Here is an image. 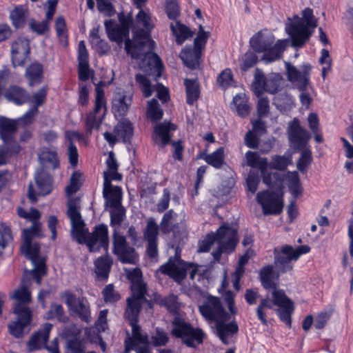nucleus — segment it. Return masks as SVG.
<instances>
[{
	"label": "nucleus",
	"instance_id": "nucleus-29",
	"mask_svg": "<svg viewBox=\"0 0 353 353\" xmlns=\"http://www.w3.org/2000/svg\"><path fill=\"white\" fill-rule=\"evenodd\" d=\"M103 195L110 207L121 205V188L119 186H114L110 184L109 180L106 178L103 182Z\"/></svg>",
	"mask_w": 353,
	"mask_h": 353
},
{
	"label": "nucleus",
	"instance_id": "nucleus-22",
	"mask_svg": "<svg viewBox=\"0 0 353 353\" xmlns=\"http://www.w3.org/2000/svg\"><path fill=\"white\" fill-rule=\"evenodd\" d=\"M132 23V19L130 17L121 21L119 25L116 24L112 20H106L104 25L108 38L120 45L124 39L128 37Z\"/></svg>",
	"mask_w": 353,
	"mask_h": 353
},
{
	"label": "nucleus",
	"instance_id": "nucleus-39",
	"mask_svg": "<svg viewBox=\"0 0 353 353\" xmlns=\"http://www.w3.org/2000/svg\"><path fill=\"white\" fill-rule=\"evenodd\" d=\"M233 103L238 115L241 117H246L250 112V107L248 99L243 93H239L233 98Z\"/></svg>",
	"mask_w": 353,
	"mask_h": 353
},
{
	"label": "nucleus",
	"instance_id": "nucleus-21",
	"mask_svg": "<svg viewBox=\"0 0 353 353\" xmlns=\"http://www.w3.org/2000/svg\"><path fill=\"white\" fill-rule=\"evenodd\" d=\"M287 77L288 81L293 83L300 91L306 90L310 84V64H304L302 71H299L296 67L288 62H285Z\"/></svg>",
	"mask_w": 353,
	"mask_h": 353
},
{
	"label": "nucleus",
	"instance_id": "nucleus-36",
	"mask_svg": "<svg viewBox=\"0 0 353 353\" xmlns=\"http://www.w3.org/2000/svg\"><path fill=\"white\" fill-rule=\"evenodd\" d=\"M176 216V213L173 210L166 212L159 225V230H160L163 234H168L173 232L178 227V223L175 221Z\"/></svg>",
	"mask_w": 353,
	"mask_h": 353
},
{
	"label": "nucleus",
	"instance_id": "nucleus-1",
	"mask_svg": "<svg viewBox=\"0 0 353 353\" xmlns=\"http://www.w3.org/2000/svg\"><path fill=\"white\" fill-rule=\"evenodd\" d=\"M81 178L80 172H74L70 176V184L65 188V192L68 197L67 215L72 225V236L79 243H85L90 252H97L101 248L107 252L109 245L107 225H98L95 226L91 234H88V229L80 213V198L70 197L80 189Z\"/></svg>",
	"mask_w": 353,
	"mask_h": 353
},
{
	"label": "nucleus",
	"instance_id": "nucleus-57",
	"mask_svg": "<svg viewBox=\"0 0 353 353\" xmlns=\"http://www.w3.org/2000/svg\"><path fill=\"white\" fill-rule=\"evenodd\" d=\"M104 301L106 303H115L120 299V294L114 289L112 284L108 285L102 292Z\"/></svg>",
	"mask_w": 353,
	"mask_h": 353
},
{
	"label": "nucleus",
	"instance_id": "nucleus-62",
	"mask_svg": "<svg viewBox=\"0 0 353 353\" xmlns=\"http://www.w3.org/2000/svg\"><path fill=\"white\" fill-rule=\"evenodd\" d=\"M168 341V334L158 328L156 330V334L152 336V343L155 347L165 345Z\"/></svg>",
	"mask_w": 353,
	"mask_h": 353
},
{
	"label": "nucleus",
	"instance_id": "nucleus-31",
	"mask_svg": "<svg viewBox=\"0 0 353 353\" xmlns=\"http://www.w3.org/2000/svg\"><path fill=\"white\" fill-rule=\"evenodd\" d=\"M131 281V290L134 296L146 294V284L142 280V272L139 268H134L127 274Z\"/></svg>",
	"mask_w": 353,
	"mask_h": 353
},
{
	"label": "nucleus",
	"instance_id": "nucleus-9",
	"mask_svg": "<svg viewBox=\"0 0 353 353\" xmlns=\"http://www.w3.org/2000/svg\"><path fill=\"white\" fill-rule=\"evenodd\" d=\"M171 334L190 347H195L194 341L202 343L204 336L202 330L193 327L190 323L179 317L174 318L172 321Z\"/></svg>",
	"mask_w": 353,
	"mask_h": 353
},
{
	"label": "nucleus",
	"instance_id": "nucleus-59",
	"mask_svg": "<svg viewBox=\"0 0 353 353\" xmlns=\"http://www.w3.org/2000/svg\"><path fill=\"white\" fill-rule=\"evenodd\" d=\"M288 165V159L285 157L274 156L272 157V161L269 163L268 171L271 172V169H275L278 170H285Z\"/></svg>",
	"mask_w": 353,
	"mask_h": 353
},
{
	"label": "nucleus",
	"instance_id": "nucleus-47",
	"mask_svg": "<svg viewBox=\"0 0 353 353\" xmlns=\"http://www.w3.org/2000/svg\"><path fill=\"white\" fill-rule=\"evenodd\" d=\"M110 211V225L112 226H120L125 218V209L121 205L112 206Z\"/></svg>",
	"mask_w": 353,
	"mask_h": 353
},
{
	"label": "nucleus",
	"instance_id": "nucleus-33",
	"mask_svg": "<svg viewBox=\"0 0 353 353\" xmlns=\"http://www.w3.org/2000/svg\"><path fill=\"white\" fill-rule=\"evenodd\" d=\"M17 130V121L0 117V137L3 143H8L14 139V134Z\"/></svg>",
	"mask_w": 353,
	"mask_h": 353
},
{
	"label": "nucleus",
	"instance_id": "nucleus-30",
	"mask_svg": "<svg viewBox=\"0 0 353 353\" xmlns=\"http://www.w3.org/2000/svg\"><path fill=\"white\" fill-rule=\"evenodd\" d=\"M227 321H220L216 323V329L221 341L228 345L230 339L238 332L239 327L235 321L225 323Z\"/></svg>",
	"mask_w": 353,
	"mask_h": 353
},
{
	"label": "nucleus",
	"instance_id": "nucleus-51",
	"mask_svg": "<svg viewBox=\"0 0 353 353\" xmlns=\"http://www.w3.org/2000/svg\"><path fill=\"white\" fill-rule=\"evenodd\" d=\"M346 132L352 143L344 137H341V141L343 144L345 156L346 157H353V122L346 128Z\"/></svg>",
	"mask_w": 353,
	"mask_h": 353
},
{
	"label": "nucleus",
	"instance_id": "nucleus-61",
	"mask_svg": "<svg viewBox=\"0 0 353 353\" xmlns=\"http://www.w3.org/2000/svg\"><path fill=\"white\" fill-rule=\"evenodd\" d=\"M166 13L170 19L176 20L179 15V9L176 0H167Z\"/></svg>",
	"mask_w": 353,
	"mask_h": 353
},
{
	"label": "nucleus",
	"instance_id": "nucleus-52",
	"mask_svg": "<svg viewBox=\"0 0 353 353\" xmlns=\"http://www.w3.org/2000/svg\"><path fill=\"white\" fill-rule=\"evenodd\" d=\"M289 181V188L291 192L294 195L297 196L301 193V188L300 179L296 172H289L287 175Z\"/></svg>",
	"mask_w": 353,
	"mask_h": 353
},
{
	"label": "nucleus",
	"instance_id": "nucleus-55",
	"mask_svg": "<svg viewBox=\"0 0 353 353\" xmlns=\"http://www.w3.org/2000/svg\"><path fill=\"white\" fill-rule=\"evenodd\" d=\"M135 79L139 83L144 96L145 97H150L154 89L152 87L149 79L144 75L140 74L136 75Z\"/></svg>",
	"mask_w": 353,
	"mask_h": 353
},
{
	"label": "nucleus",
	"instance_id": "nucleus-45",
	"mask_svg": "<svg viewBox=\"0 0 353 353\" xmlns=\"http://www.w3.org/2000/svg\"><path fill=\"white\" fill-rule=\"evenodd\" d=\"M115 130L117 138L121 139L123 142L128 141L133 134L132 125L129 121L120 123L117 125Z\"/></svg>",
	"mask_w": 353,
	"mask_h": 353
},
{
	"label": "nucleus",
	"instance_id": "nucleus-28",
	"mask_svg": "<svg viewBox=\"0 0 353 353\" xmlns=\"http://www.w3.org/2000/svg\"><path fill=\"white\" fill-rule=\"evenodd\" d=\"M175 129V126L170 122L157 124L152 135L154 143L161 147L169 143L170 140V132Z\"/></svg>",
	"mask_w": 353,
	"mask_h": 353
},
{
	"label": "nucleus",
	"instance_id": "nucleus-14",
	"mask_svg": "<svg viewBox=\"0 0 353 353\" xmlns=\"http://www.w3.org/2000/svg\"><path fill=\"white\" fill-rule=\"evenodd\" d=\"M187 263L176 254L170 256L168 261L161 265L156 274L161 273L172 279L176 283L181 284L187 275Z\"/></svg>",
	"mask_w": 353,
	"mask_h": 353
},
{
	"label": "nucleus",
	"instance_id": "nucleus-5",
	"mask_svg": "<svg viewBox=\"0 0 353 353\" xmlns=\"http://www.w3.org/2000/svg\"><path fill=\"white\" fill-rule=\"evenodd\" d=\"M274 40L272 33L259 31L250 39V43L254 51L265 52L262 59L270 63L281 58L288 43V39H280L273 45Z\"/></svg>",
	"mask_w": 353,
	"mask_h": 353
},
{
	"label": "nucleus",
	"instance_id": "nucleus-58",
	"mask_svg": "<svg viewBox=\"0 0 353 353\" xmlns=\"http://www.w3.org/2000/svg\"><path fill=\"white\" fill-rule=\"evenodd\" d=\"M11 230L5 223H0V246L5 248L12 241Z\"/></svg>",
	"mask_w": 353,
	"mask_h": 353
},
{
	"label": "nucleus",
	"instance_id": "nucleus-17",
	"mask_svg": "<svg viewBox=\"0 0 353 353\" xmlns=\"http://www.w3.org/2000/svg\"><path fill=\"white\" fill-rule=\"evenodd\" d=\"M30 282L25 279L21 280V286L14 290L11 299L14 300V314L21 312L32 313L29 307L32 301L31 292L29 289Z\"/></svg>",
	"mask_w": 353,
	"mask_h": 353
},
{
	"label": "nucleus",
	"instance_id": "nucleus-26",
	"mask_svg": "<svg viewBox=\"0 0 353 353\" xmlns=\"http://www.w3.org/2000/svg\"><path fill=\"white\" fill-rule=\"evenodd\" d=\"M14 314L16 320L8 325L9 331L15 338H21L25 334L26 327L32 321V313L21 312Z\"/></svg>",
	"mask_w": 353,
	"mask_h": 353
},
{
	"label": "nucleus",
	"instance_id": "nucleus-2",
	"mask_svg": "<svg viewBox=\"0 0 353 353\" xmlns=\"http://www.w3.org/2000/svg\"><path fill=\"white\" fill-rule=\"evenodd\" d=\"M136 25L137 28L143 27L144 29L137 28L133 34L132 39H128L125 41V49L127 53L136 59L148 57L157 68H159L161 66L160 58L150 53L154 46V41L150 38V31L154 25L150 13L143 10H139L136 16Z\"/></svg>",
	"mask_w": 353,
	"mask_h": 353
},
{
	"label": "nucleus",
	"instance_id": "nucleus-3",
	"mask_svg": "<svg viewBox=\"0 0 353 353\" xmlns=\"http://www.w3.org/2000/svg\"><path fill=\"white\" fill-rule=\"evenodd\" d=\"M317 25V19L310 8L302 11L301 17L295 15L294 20L288 18L285 31L291 37L292 46L301 47L310 39Z\"/></svg>",
	"mask_w": 353,
	"mask_h": 353
},
{
	"label": "nucleus",
	"instance_id": "nucleus-38",
	"mask_svg": "<svg viewBox=\"0 0 353 353\" xmlns=\"http://www.w3.org/2000/svg\"><path fill=\"white\" fill-rule=\"evenodd\" d=\"M112 261L108 256L99 257L95 262V272L99 279L105 280L108 277Z\"/></svg>",
	"mask_w": 353,
	"mask_h": 353
},
{
	"label": "nucleus",
	"instance_id": "nucleus-60",
	"mask_svg": "<svg viewBox=\"0 0 353 353\" xmlns=\"http://www.w3.org/2000/svg\"><path fill=\"white\" fill-rule=\"evenodd\" d=\"M98 10L106 16H112L115 10L112 4V0H96Z\"/></svg>",
	"mask_w": 353,
	"mask_h": 353
},
{
	"label": "nucleus",
	"instance_id": "nucleus-15",
	"mask_svg": "<svg viewBox=\"0 0 353 353\" xmlns=\"http://www.w3.org/2000/svg\"><path fill=\"white\" fill-rule=\"evenodd\" d=\"M256 200L261 205L263 213L267 214H279L283 208L282 194L274 191L263 190L257 193Z\"/></svg>",
	"mask_w": 353,
	"mask_h": 353
},
{
	"label": "nucleus",
	"instance_id": "nucleus-13",
	"mask_svg": "<svg viewBox=\"0 0 353 353\" xmlns=\"http://www.w3.org/2000/svg\"><path fill=\"white\" fill-rule=\"evenodd\" d=\"M113 253L123 263L134 264L138 259L135 249L128 244L125 236L121 234L117 229L112 234Z\"/></svg>",
	"mask_w": 353,
	"mask_h": 353
},
{
	"label": "nucleus",
	"instance_id": "nucleus-37",
	"mask_svg": "<svg viewBox=\"0 0 353 353\" xmlns=\"http://www.w3.org/2000/svg\"><path fill=\"white\" fill-rule=\"evenodd\" d=\"M170 28L176 38V42L179 45H181L185 39L193 36V32L187 26L181 24L178 21L172 23Z\"/></svg>",
	"mask_w": 353,
	"mask_h": 353
},
{
	"label": "nucleus",
	"instance_id": "nucleus-20",
	"mask_svg": "<svg viewBox=\"0 0 353 353\" xmlns=\"http://www.w3.org/2000/svg\"><path fill=\"white\" fill-rule=\"evenodd\" d=\"M63 297L65 299V303L71 312L86 323L90 322V305L85 298L77 297L70 292H65L63 294Z\"/></svg>",
	"mask_w": 353,
	"mask_h": 353
},
{
	"label": "nucleus",
	"instance_id": "nucleus-7",
	"mask_svg": "<svg viewBox=\"0 0 353 353\" xmlns=\"http://www.w3.org/2000/svg\"><path fill=\"white\" fill-rule=\"evenodd\" d=\"M245 159L248 166L259 170L265 185L271 189L282 190L284 175L278 172H269V161L266 157H261L256 152L248 151Z\"/></svg>",
	"mask_w": 353,
	"mask_h": 353
},
{
	"label": "nucleus",
	"instance_id": "nucleus-43",
	"mask_svg": "<svg viewBox=\"0 0 353 353\" xmlns=\"http://www.w3.org/2000/svg\"><path fill=\"white\" fill-rule=\"evenodd\" d=\"M40 249L39 248V250ZM33 263L34 268L32 270V274L37 284L41 283V276L46 274V265L45 261L43 259L39 258V252L32 261L30 259Z\"/></svg>",
	"mask_w": 353,
	"mask_h": 353
},
{
	"label": "nucleus",
	"instance_id": "nucleus-44",
	"mask_svg": "<svg viewBox=\"0 0 353 353\" xmlns=\"http://www.w3.org/2000/svg\"><path fill=\"white\" fill-rule=\"evenodd\" d=\"M205 162L215 168H220L224 162V149L221 147L211 154L205 155Z\"/></svg>",
	"mask_w": 353,
	"mask_h": 353
},
{
	"label": "nucleus",
	"instance_id": "nucleus-11",
	"mask_svg": "<svg viewBox=\"0 0 353 353\" xmlns=\"http://www.w3.org/2000/svg\"><path fill=\"white\" fill-rule=\"evenodd\" d=\"M104 84V82L100 81L96 85L94 108L87 115L85 120L86 132L89 134L93 129H99L106 113V101L103 90Z\"/></svg>",
	"mask_w": 353,
	"mask_h": 353
},
{
	"label": "nucleus",
	"instance_id": "nucleus-46",
	"mask_svg": "<svg viewBox=\"0 0 353 353\" xmlns=\"http://www.w3.org/2000/svg\"><path fill=\"white\" fill-rule=\"evenodd\" d=\"M272 296L274 299V303L275 305L279 307L280 308L286 307L288 306L293 305V303L292 301L285 295V293L283 290L272 288Z\"/></svg>",
	"mask_w": 353,
	"mask_h": 353
},
{
	"label": "nucleus",
	"instance_id": "nucleus-4",
	"mask_svg": "<svg viewBox=\"0 0 353 353\" xmlns=\"http://www.w3.org/2000/svg\"><path fill=\"white\" fill-rule=\"evenodd\" d=\"M18 215L32 223L30 228L24 229L23 243L21 247V252L27 259L34 260L39 252V245L36 242H33L35 237L42 236L41 223L38 222L41 214L39 210L32 208L30 212H27L21 208L17 210Z\"/></svg>",
	"mask_w": 353,
	"mask_h": 353
},
{
	"label": "nucleus",
	"instance_id": "nucleus-56",
	"mask_svg": "<svg viewBox=\"0 0 353 353\" xmlns=\"http://www.w3.org/2000/svg\"><path fill=\"white\" fill-rule=\"evenodd\" d=\"M210 35V32L205 31L203 26L200 25L197 36L194 41V47L202 51Z\"/></svg>",
	"mask_w": 353,
	"mask_h": 353
},
{
	"label": "nucleus",
	"instance_id": "nucleus-8",
	"mask_svg": "<svg viewBox=\"0 0 353 353\" xmlns=\"http://www.w3.org/2000/svg\"><path fill=\"white\" fill-rule=\"evenodd\" d=\"M310 251L307 245H303L294 248L292 245H284L281 248L274 249V263L281 272L286 273L293 269L292 261H297L299 257Z\"/></svg>",
	"mask_w": 353,
	"mask_h": 353
},
{
	"label": "nucleus",
	"instance_id": "nucleus-23",
	"mask_svg": "<svg viewBox=\"0 0 353 353\" xmlns=\"http://www.w3.org/2000/svg\"><path fill=\"white\" fill-rule=\"evenodd\" d=\"M288 134L290 142L298 150L306 148L311 138L310 133L301 126L296 118L289 123Z\"/></svg>",
	"mask_w": 353,
	"mask_h": 353
},
{
	"label": "nucleus",
	"instance_id": "nucleus-27",
	"mask_svg": "<svg viewBox=\"0 0 353 353\" xmlns=\"http://www.w3.org/2000/svg\"><path fill=\"white\" fill-rule=\"evenodd\" d=\"M132 96L130 93L119 90L115 92L112 99V109L119 116L125 115L131 105Z\"/></svg>",
	"mask_w": 353,
	"mask_h": 353
},
{
	"label": "nucleus",
	"instance_id": "nucleus-41",
	"mask_svg": "<svg viewBox=\"0 0 353 353\" xmlns=\"http://www.w3.org/2000/svg\"><path fill=\"white\" fill-rule=\"evenodd\" d=\"M28 17V10L23 6H17L10 12V18L12 25L19 28L23 27Z\"/></svg>",
	"mask_w": 353,
	"mask_h": 353
},
{
	"label": "nucleus",
	"instance_id": "nucleus-35",
	"mask_svg": "<svg viewBox=\"0 0 353 353\" xmlns=\"http://www.w3.org/2000/svg\"><path fill=\"white\" fill-rule=\"evenodd\" d=\"M201 50L194 47L183 49L180 54V57L184 63L190 68H196L199 64Z\"/></svg>",
	"mask_w": 353,
	"mask_h": 353
},
{
	"label": "nucleus",
	"instance_id": "nucleus-6",
	"mask_svg": "<svg viewBox=\"0 0 353 353\" xmlns=\"http://www.w3.org/2000/svg\"><path fill=\"white\" fill-rule=\"evenodd\" d=\"M147 301L145 294L134 296L127 299V307L124 312V318L129 321L132 327V336L125 341L130 345H140L150 347L148 337L146 334H142L141 327L137 324L141 304Z\"/></svg>",
	"mask_w": 353,
	"mask_h": 353
},
{
	"label": "nucleus",
	"instance_id": "nucleus-19",
	"mask_svg": "<svg viewBox=\"0 0 353 353\" xmlns=\"http://www.w3.org/2000/svg\"><path fill=\"white\" fill-rule=\"evenodd\" d=\"M143 233V237L147 241L146 253L150 259L157 261L159 252V225L154 218L150 217L147 219L146 225Z\"/></svg>",
	"mask_w": 353,
	"mask_h": 353
},
{
	"label": "nucleus",
	"instance_id": "nucleus-48",
	"mask_svg": "<svg viewBox=\"0 0 353 353\" xmlns=\"http://www.w3.org/2000/svg\"><path fill=\"white\" fill-rule=\"evenodd\" d=\"M301 150L302 152L297 161L296 167L300 172L305 173L312 161V152L307 147Z\"/></svg>",
	"mask_w": 353,
	"mask_h": 353
},
{
	"label": "nucleus",
	"instance_id": "nucleus-18",
	"mask_svg": "<svg viewBox=\"0 0 353 353\" xmlns=\"http://www.w3.org/2000/svg\"><path fill=\"white\" fill-rule=\"evenodd\" d=\"M35 186L29 184L28 197L32 203L37 201V196H45L52 191V180L51 176L44 170L38 171L34 176Z\"/></svg>",
	"mask_w": 353,
	"mask_h": 353
},
{
	"label": "nucleus",
	"instance_id": "nucleus-25",
	"mask_svg": "<svg viewBox=\"0 0 353 353\" xmlns=\"http://www.w3.org/2000/svg\"><path fill=\"white\" fill-rule=\"evenodd\" d=\"M52 327V325L51 323H45L41 330L32 334L27 343L28 352L40 350L46 345L49 339V334Z\"/></svg>",
	"mask_w": 353,
	"mask_h": 353
},
{
	"label": "nucleus",
	"instance_id": "nucleus-16",
	"mask_svg": "<svg viewBox=\"0 0 353 353\" xmlns=\"http://www.w3.org/2000/svg\"><path fill=\"white\" fill-rule=\"evenodd\" d=\"M283 81V79L279 74H272L268 77L261 74H256L252 89L257 97H259L264 91L274 94L280 90Z\"/></svg>",
	"mask_w": 353,
	"mask_h": 353
},
{
	"label": "nucleus",
	"instance_id": "nucleus-42",
	"mask_svg": "<svg viewBox=\"0 0 353 353\" xmlns=\"http://www.w3.org/2000/svg\"><path fill=\"white\" fill-rule=\"evenodd\" d=\"M184 84L185 86L186 101L188 104L192 105L199 97V85L195 81L185 79Z\"/></svg>",
	"mask_w": 353,
	"mask_h": 353
},
{
	"label": "nucleus",
	"instance_id": "nucleus-10",
	"mask_svg": "<svg viewBox=\"0 0 353 353\" xmlns=\"http://www.w3.org/2000/svg\"><path fill=\"white\" fill-rule=\"evenodd\" d=\"M199 310L208 321L216 323L230 319V315L225 311L221 299L212 295L204 297L203 301L199 305Z\"/></svg>",
	"mask_w": 353,
	"mask_h": 353
},
{
	"label": "nucleus",
	"instance_id": "nucleus-49",
	"mask_svg": "<svg viewBox=\"0 0 353 353\" xmlns=\"http://www.w3.org/2000/svg\"><path fill=\"white\" fill-rule=\"evenodd\" d=\"M148 117L152 121L160 120L163 117V110L159 107L157 99H152L148 101L147 109Z\"/></svg>",
	"mask_w": 353,
	"mask_h": 353
},
{
	"label": "nucleus",
	"instance_id": "nucleus-53",
	"mask_svg": "<svg viewBox=\"0 0 353 353\" xmlns=\"http://www.w3.org/2000/svg\"><path fill=\"white\" fill-rule=\"evenodd\" d=\"M161 305L165 306L166 308L170 312L175 313L179 309V303L178 297L174 294H170L166 297L161 299L159 301Z\"/></svg>",
	"mask_w": 353,
	"mask_h": 353
},
{
	"label": "nucleus",
	"instance_id": "nucleus-24",
	"mask_svg": "<svg viewBox=\"0 0 353 353\" xmlns=\"http://www.w3.org/2000/svg\"><path fill=\"white\" fill-rule=\"evenodd\" d=\"M29 41L23 37L17 39L12 44V61L14 67L23 65L28 59Z\"/></svg>",
	"mask_w": 353,
	"mask_h": 353
},
{
	"label": "nucleus",
	"instance_id": "nucleus-50",
	"mask_svg": "<svg viewBox=\"0 0 353 353\" xmlns=\"http://www.w3.org/2000/svg\"><path fill=\"white\" fill-rule=\"evenodd\" d=\"M333 314V309L324 310L315 317L314 327L318 330H322L325 327Z\"/></svg>",
	"mask_w": 353,
	"mask_h": 353
},
{
	"label": "nucleus",
	"instance_id": "nucleus-64",
	"mask_svg": "<svg viewBox=\"0 0 353 353\" xmlns=\"http://www.w3.org/2000/svg\"><path fill=\"white\" fill-rule=\"evenodd\" d=\"M259 181V176L256 174L250 172L246 180L248 190L252 194H254L258 189Z\"/></svg>",
	"mask_w": 353,
	"mask_h": 353
},
{
	"label": "nucleus",
	"instance_id": "nucleus-63",
	"mask_svg": "<svg viewBox=\"0 0 353 353\" xmlns=\"http://www.w3.org/2000/svg\"><path fill=\"white\" fill-rule=\"evenodd\" d=\"M67 347L72 353H83L85 349L83 343L78 339L68 341Z\"/></svg>",
	"mask_w": 353,
	"mask_h": 353
},
{
	"label": "nucleus",
	"instance_id": "nucleus-32",
	"mask_svg": "<svg viewBox=\"0 0 353 353\" xmlns=\"http://www.w3.org/2000/svg\"><path fill=\"white\" fill-rule=\"evenodd\" d=\"M260 281L265 289H272L276 287L275 281L279 279V274L275 272L273 265H268L263 267L259 272Z\"/></svg>",
	"mask_w": 353,
	"mask_h": 353
},
{
	"label": "nucleus",
	"instance_id": "nucleus-12",
	"mask_svg": "<svg viewBox=\"0 0 353 353\" xmlns=\"http://www.w3.org/2000/svg\"><path fill=\"white\" fill-rule=\"evenodd\" d=\"M213 234L218 248L212 255L216 261H219L223 252L231 253L234 250L239 241L237 232L235 229L223 225Z\"/></svg>",
	"mask_w": 353,
	"mask_h": 353
},
{
	"label": "nucleus",
	"instance_id": "nucleus-40",
	"mask_svg": "<svg viewBox=\"0 0 353 353\" xmlns=\"http://www.w3.org/2000/svg\"><path fill=\"white\" fill-rule=\"evenodd\" d=\"M43 74V66L39 63H32L26 72V77L29 80L30 86L38 84L41 82Z\"/></svg>",
	"mask_w": 353,
	"mask_h": 353
},
{
	"label": "nucleus",
	"instance_id": "nucleus-34",
	"mask_svg": "<svg viewBox=\"0 0 353 353\" xmlns=\"http://www.w3.org/2000/svg\"><path fill=\"white\" fill-rule=\"evenodd\" d=\"M3 95L8 101L17 105L26 102L29 98V95L25 90L15 85L9 87Z\"/></svg>",
	"mask_w": 353,
	"mask_h": 353
},
{
	"label": "nucleus",
	"instance_id": "nucleus-54",
	"mask_svg": "<svg viewBox=\"0 0 353 353\" xmlns=\"http://www.w3.org/2000/svg\"><path fill=\"white\" fill-rule=\"evenodd\" d=\"M217 84L223 88L231 86L233 84V75L232 71L229 68L223 70L217 77Z\"/></svg>",
	"mask_w": 353,
	"mask_h": 353
}]
</instances>
